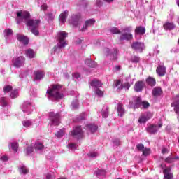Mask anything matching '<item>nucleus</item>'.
<instances>
[{"label": "nucleus", "instance_id": "obj_12", "mask_svg": "<svg viewBox=\"0 0 179 179\" xmlns=\"http://www.w3.org/2000/svg\"><path fill=\"white\" fill-rule=\"evenodd\" d=\"M152 94L153 97L157 99V97L163 96V89L162 87H155L152 90Z\"/></svg>", "mask_w": 179, "mask_h": 179}, {"label": "nucleus", "instance_id": "obj_51", "mask_svg": "<svg viewBox=\"0 0 179 179\" xmlns=\"http://www.w3.org/2000/svg\"><path fill=\"white\" fill-rule=\"evenodd\" d=\"M4 31L6 33V36H7L13 35V31H12L10 29H6Z\"/></svg>", "mask_w": 179, "mask_h": 179}, {"label": "nucleus", "instance_id": "obj_18", "mask_svg": "<svg viewBox=\"0 0 179 179\" xmlns=\"http://www.w3.org/2000/svg\"><path fill=\"white\" fill-rule=\"evenodd\" d=\"M171 171V168L168 167L163 170L164 179H173L174 176L173 173H170Z\"/></svg>", "mask_w": 179, "mask_h": 179}, {"label": "nucleus", "instance_id": "obj_9", "mask_svg": "<svg viewBox=\"0 0 179 179\" xmlns=\"http://www.w3.org/2000/svg\"><path fill=\"white\" fill-rule=\"evenodd\" d=\"M118 52L117 49H114L113 53L108 48H105L104 50L105 55L106 56L110 55V59H112V61H117L118 59Z\"/></svg>", "mask_w": 179, "mask_h": 179}, {"label": "nucleus", "instance_id": "obj_30", "mask_svg": "<svg viewBox=\"0 0 179 179\" xmlns=\"http://www.w3.org/2000/svg\"><path fill=\"white\" fill-rule=\"evenodd\" d=\"M68 11H64L62 13L59 15V20L62 23H65L66 22V18L68 17Z\"/></svg>", "mask_w": 179, "mask_h": 179}, {"label": "nucleus", "instance_id": "obj_54", "mask_svg": "<svg viewBox=\"0 0 179 179\" xmlns=\"http://www.w3.org/2000/svg\"><path fill=\"white\" fill-rule=\"evenodd\" d=\"M33 150H34L33 146L28 147L27 148V155H30V153H33Z\"/></svg>", "mask_w": 179, "mask_h": 179}, {"label": "nucleus", "instance_id": "obj_16", "mask_svg": "<svg viewBox=\"0 0 179 179\" xmlns=\"http://www.w3.org/2000/svg\"><path fill=\"white\" fill-rule=\"evenodd\" d=\"M45 76V73L41 70H37L34 71V80H40V79H43Z\"/></svg>", "mask_w": 179, "mask_h": 179}, {"label": "nucleus", "instance_id": "obj_49", "mask_svg": "<svg viewBox=\"0 0 179 179\" xmlns=\"http://www.w3.org/2000/svg\"><path fill=\"white\" fill-rule=\"evenodd\" d=\"M88 156L90 157H97V156H99V153L96 151H92L88 153Z\"/></svg>", "mask_w": 179, "mask_h": 179}, {"label": "nucleus", "instance_id": "obj_47", "mask_svg": "<svg viewBox=\"0 0 179 179\" xmlns=\"http://www.w3.org/2000/svg\"><path fill=\"white\" fill-rule=\"evenodd\" d=\"M131 62L136 64L141 61V58L138 56H132L131 57Z\"/></svg>", "mask_w": 179, "mask_h": 179}, {"label": "nucleus", "instance_id": "obj_40", "mask_svg": "<svg viewBox=\"0 0 179 179\" xmlns=\"http://www.w3.org/2000/svg\"><path fill=\"white\" fill-rule=\"evenodd\" d=\"M65 131H66V129H65V128H63V129H60V131H59L56 134V136L57 138H62V136H64V135H65Z\"/></svg>", "mask_w": 179, "mask_h": 179}, {"label": "nucleus", "instance_id": "obj_41", "mask_svg": "<svg viewBox=\"0 0 179 179\" xmlns=\"http://www.w3.org/2000/svg\"><path fill=\"white\" fill-rule=\"evenodd\" d=\"M12 90H13V87L10 85H6L3 87L4 93H9V92H12Z\"/></svg>", "mask_w": 179, "mask_h": 179}, {"label": "nucleus", "instance_id": "obj_31", "mask_svg": "<svg viewBox=\"0 0 179 179\" xmlns=\"http://www.w3.org/2000/svg\"><path fill=\"white\" fill-rule=\"evenodd\" d=\"M131 87V84L128 82L121 84L119 87L117 89V92H121L122 89H129Z\"/></svg>", "mask_w": 179, "mask_h": 179}, {"label": "nucleus", "instance_id": "obj_17", "mask_svg": "<svg viewBox=\"0 0 179 179\" xmlns=\"http://www.w3.org/2000/svg\"><path fill=\"white\" fill-rule=\"evenodd\" d=\"M22 110L28 115L31 114V103L30 102H24L22 103Z\"/></svg>", "mask_w": 179, "mask_h": 179}, {"label": "nucleus", "instance_id": "obj_26", "mask_svg": "<svg viewBox=\"0 0 179 179\" xmlns=\"http://www.w3.org/2000/svg\"><path fill=\"white\" fill-rule=\"evenodd\" d=\"M163 27H164V30L171 31V30H174V29H176V25L173 22H165L163 24Z\"/></svg>", "mask_w": 179, "mask_h": 179}, {"label": "nucleus", "instance_id": "obj_56", "mask_svg": "<svg viewBox=\"0 0 179 179\" xmlns=\"http://www.w3.org/2000/svg\"><path fill=\"white\" fill-rule=\"evenodd\" d=\"M48 20H54V14L52 13H48Z\"/></svg>", "mask_w": 179, "mask_h": 179}, {"label": "nucleus", "instance_id": "obj_3", "mask_svg": "<svg viewBox=\"0 0 179 179\" xmlns=\"http://www.w3.org/2000/svg\"><path fill=\"white\" fill-rule=\"evenodd\" d=\"M49 120L50 121V125L58 127L61 124V114L59 113H55L54 112L49 113Z\"/></svg>", "mask_w": 179, "mask_h": 179}, {"label": "nucleus", "instance_id": "obj_60", "mask_svg": "<svg viewBox=\"0 0 179 179\" xmlns=\"http://www.w3.org/2000/svg\"><path fill=\"white\" fill-rule=\"evenodd\" d=\"M80 120H86V114L85 113H83L80 115Z\"/></svg>", "mask_w": 179, "mask_h": 179}, {"label": "nucleus", "instance_id": "obj_62", "mask_svg": "<svg viewBox=\"0 0 179 179\" xmlns=\"http://www.w3.org/2000/svg\"><path fill=\"white\" fill-rule=\"evenodd\" d=\"M115 69H116V71H120V69H121V66H115Z\"/></svg>", "mask_w": 179, "mask_h": 179}, {"label": "nucleus", "instance_id": "obj_48", "mask_svg": "<svg viewBox=\"0 0 179 179\" xmlns=\"http://www.w3.org/2000/svg\"><path fill=\"white\" fill-rule=\"evenodd\" d=\"M19 144L17 143H11V148L14 152H17Z\"/></svg>", "mask_w": 179, "mask_h": 179}, {"label": "nucleus", "instance_id": "obj_57", "mask_svg": "<svg viewBox=\"0 0 179 179\" xmlns=\"http://www.w3.org/2000/svg\"><path fill=\"white\" fill-rule=\"evenodd\" d=\"M9 158L8 157V156H6V155H4V156H2L1 157V160H2L3 162H8V159Z\"/></svg>", "mask_w": 179, "mask_h": 179}, {"label": "nucleus", "instance_id": "obj_58", "mask_svg": "<svg viewBox=\"0 0 179 179\" xmlns=\"http://www.w3.org/2000/svg\"><path fill=\"white\" fill-rule=\"evenodd\" d=\"M73 76V78H76V79H79V78H80V74L79 73H74Z\"/></svg>", "mask_w": 179, "mask_h": 179}, {"label": "nucleus", "instance_id": "obj_20", "mask_svg": "<svg viewBox=\"0 0 179 179\" xmlns=\"http://www.w3.org/2000/svg\"><path fill=\"white\" fill-rule=\"evenodd\" d=\"M156 72L159 76H164L167 71L166 70V66L159 65L157 67Z\"/></svg>", "mask_w": 179, "mask_h": 179}, {"label": "nucleus", "instance_id": "obj_13", "mask_svg": "<svg viewBox=\"0 0 179 179\" xmlns=\"http://www.w3.org/2000/svg\"><path fill=\"white\" fill-rule=\"evenodd\" d=\"M174 101L171 103V107H173V110L178 115H179V94L176 95L173 98Z\"/></svg>", "mask_w": 179, "mask_h": 179}, {"label": "nucleus", "instance_id": "obj_44", "mask_svg": "<svg viewBox=\"0 0 179 179\" xmlns=\"http://www.w3.org/2000/svg\"><path fill=\"white\" fill-rule=\"evenodd\" d=\"M22 124L26 128H29V127H31V125H33V123L30 120H24L22 121Z\"/></svg>", "mask_w": 179, "mask_h": 179}, {"label": "nucleus", "instance_id": "obj_29", "mask_svg": "<svg viewBox=\"0 0 179 179\" xmlns=\"http://www.w3.org/2000/svg\"><path fill=\"white\" fill-rule=\"evenodd\" d=\"M25 55H27V57H28V58H34V57H36V52H34V50H33V49H27V50H25Z\"/></svg>", "mask_w": 179, "mask_h": 179}, {"label": "nucleus", "instance_id": "obj_50", "mask_svg": "<svg viewBox=\"0 0 179 179\" xmlns=\"http://www.w3.org/2000/svg\"><path fill=\"white\" fill-rule=\"evenodd\" d=\"M136 149L138 150V152H143L145 149V145H143V144H138L136 145Z\"/></svg>", "mask_w": 179, "mask_h": 179}, {"label": "nucleus", "instance_id": "obj_11", "mask_svg": "<svg viewBox=\"0 0 179 179\" xmlns=\"http://www.w3.org/2000/svg\"><path fill=\"white\" fill-rule=\"evenodd\" d=\"M80 22V14L73 15L69 20V24H72L73 26H78Z\"/></svg>", "mask_w": 179, "mask_h": 179}, {"label": "nucleus", "instance_id": "obj_4", "mask_svg": "<svg viewBox=\"0 0 179 179\" xmlns=\"http://www.w3.org/2000/svg\"><path fill=\"white\" fill-rule=\"evenodd\" d=\"M68 37V34L66 31H61L57 33V40L61 48L68 45V41L65 40Z\"/></svg>", "mask_w": 179, "mask_h": 179}, {"label": "nucleus", "instance_id": "obj_27", "mask_svg": "<svg viewBox=\"0 0 179 179\" xmlns=\"http://www.w3.org/2000/svg\"><path fill=\"white\" fill-rule=\"evenodd\" d=\"M176 160H179V157L178 156L173 157V154H171V156H169L168 157H166L164 162L166 163L171 164V163H174Z\"/></svg>", "mask_w": 179, "mask_h": 179}, {"label": "nucleus", "instance_id": "obj_35", "mask_svg": "<svg viewBox=\"0 0 179 179\" xmlns=\"http://www.w3.org/2000/svg\"><path fill=\"white\" fill-rule=\"evenodd\" d=\"M0 106L1 107H6L8 106V98L5 96L0 98Z\"/></svg>", "mask_w": 179, "mask_h": 179}, {"label": "nucleus", "instance_id": "obj_10", "mask_svg": "<svg viewBox=\"0 0 179 179\" xmlns=\"http://www.w3.org/2000/svg\"><path fill=\"white\" fill-rule=\"evenodd\" d=\"M145 86H146V83H145V81L138 80L135 83L134 89L137 93H139V92H142V90L145 89Z\"/></svg>", "mask_w": 179, "mask_h": 179}, {"label": "nucleus", "instance_id": "obj_7", "mask_svg": "<svg viewBox=\"0 0 179 179\" xmlns=\"http://www.w3.org/2000/svg\"><path fill=\"white\" fill-rule=\"evenodd\" d=\"M152 117H153V113L150 112L143 113L140 115L138 118V122L139 124H146V122L149 121V120H150Z\"/></svg>", "mask_w": 179, "mask_h": 179}, {"label": "nucleus", "instance_id": "obj_24", "mask_svg": "<svg viewBox=\"0 0 179 179\" xmlns=\"http://www.w3.org/2000/svg\"><path fill=\"white\" fill-rule=\"evenodd\" d=\"M146 131L148 134H156L158 131L157 126L155 124H150L149 127L146 128Z\"/></svg>", "mask_w": 179, "mask_h": 179}, {"label": "nucleus", "instance_id": "obj_19", "mask_svg": "<svg viewBox=\"0 0 179 179\" xmlns=\"http://www.w3.org/2000/svg\"><path fill=\"white\" fill-rule=\"evenodd\" d=\"M134 33L136 36H143L146 33V28L142 26L136 27Z\"/></svg>", "mask_w": 179, "mask_h": 179}, {"label": "nucleus", "instance_id": "obj_28", "mask_svg": "<svg viewBox=\"0 0 179 179\" xmlns=\"http://www.w3.org/2000/svg\"><path fill=\"white\" fill-rule=\"evenodd\" d=\"M86 128H87V129H88V131H90V132L92 134H94V132H96V131H97L99 127L96 124H90L86 125Z\"/></svg>", "mask_w": 179, "mask_h": 179}, {"label": "nucleus", "instance_id": "obj_63", "mask_svg": "<svg viewBox=\"0 0 179 179\" xmlns=\"http://www.w3.org/2000/svg\"><path fill=\"white\" fill-rule=\"evenodd\" d=\"M46 179H51V175L50 174H47L46 175Z\"/></svg>", "mask_w": 179, "mask_h": 179}, {"label": "nucleus", "instance_id": "obj_15", "mask_svg": "<svg viewBox=\"0 0 179 179\" xmlns=\"http://www.w3.org/2000/svg\"><path fill=\"white\" fill-rule=\"evenodd\" d=\"M142 99L140 96H134L133 101L130 102L131 106H134V108H139L141 107Z\"/></svg>", "mask_w": 179, "mask_h": 179}, {"label": "nucleus", "instance_id": "obj_14", "mask_svg": "<svg viewBox=\"0 0 179 179\" xmlns=\"http://www.w3.org/2000/svg\"><path fill=\"white\" fill-rule=\"evenodd\" d=\"M131 48H133V50L139 51V52H142L145 48V45L141 42H134L131 44Z\"/></svg>", "mask_w": 179, "mask_h": 179}, {"label": "nucleus", "instance_id": "obj_33", "mask_svg": "<svg viewBox=\"0 0 179 179\" xmlns=\"http://www.w3.org/2000/svg\"><path fill=\"white\" fill-rule=\"evenodd\" d=\"M85 64H87V65H89L91 68H96L97 66V63L90 59H87L85 60Z\"/></svg>", "mask_w": 179, "mask_h": 179}, {"label": "nucleus", "instance_id": "obj_39", "mask_svg": "<svg viewBox=\"0 0 179 179\" xmlns=\"http://www.w3.org/2000/svg\"><path fill=\"white\" fill-rule=\"evenodd\" d=\"M20 173H21L22 174H27V173H29V169H27L26 166L22 165L20 168Z\"/></svg>", "mask_w": 179, "mask_h": 179}, {"label": "nucleus", "instance_id": "obj_45", "mask_svg": "<svg viewBox=\"0 0 179 179\" xmlns=\"http://www.w3.org/2000/svg\"><path fill=\"white\" fill-rule=\"evenodd\" d=\"M95 93L99 97H103V96H104V92L99 88L95 90Z\"/></svg>", "mask_w": 179, "mask_h": 179}, {"label": "nucleus", "instance_id": "obj_43", "mask_svg": "<svg viewBox=\"0 0 179 179\" xmlns=\"http://www.w3.org/2000/svg\"><path fill=\"white\" fill-rule=\"evenodd\" d=\"M124 80L122 79H116L114 80L113 87H118L122 83Z\"/></svg>", "mask_w": 179, "mask_h": 179}, {"label": "nucleus", "instance_id": "obj_6", "mask_svg": "<svg viewBox=\"0 0 179 179\" xmlns=\"http://www.w3.org/2000/svg\"><path fill=\"white\" fill-rule=\"evenodd\" d=\"M123 31H127V33H124L120 36V40L121 41H122L123 40L129 41V40H132V38H134V36H132V34L131 33V31H132V28L131 27H127V28L123 29Z\"/></svg>", "mask_w": 179, "mask_h": 179}, {"label": "nucleus", "instance_id": "obj_21", "mask_svg": "<svg viewBox=\"0 0 179 179\" xmlns=\"http://www.w3.org/2000/svg\"><path fill=\"white\" fill-rule=\"evenodd\" d=\"M117 111L119 117H124V115L125 114V109H124V104H122V103L119 102L117 103Z\"/></svg>", "mask_w": 179, "mask_h": 179}, {"label": "nucleus", "instance_id": "obj_37", "mask_svg": "<svg viewBox=\"0 0 179 179\" xmlns=\"http://www.w3.org/2000/svg\"><path fill=\"white\" fill-rule=\"evenodd\" d=\"M11 99H16L19 96V90H13L10 92Z\"/></svg>", "mask_w": 179, "mask_h": 179}, {"label": "nucleus", "instance_id": "obj_8", "mask_svg": "<svg viewBox=\"0 0 179 179\" xmlns=\"http://www.w3.org/2000/svg\"><path fill=\"white\" fill-rule=\"evenodd\" d=\"M24 61H26V58L23 56H20L13 59V65L16 68H20V66L24 65Z\"/></svg>", "mask_w": 179, "mask_h": 179}, {"label": "nucleus", "instance_id": "obj_38", "mask_svg": "<svg viewBox=\"0 0 179 179\" xmlns=\"http://www.w3.org/2000/svg\"><path fill=\"white\" fill-rule=\"evenodd\" d=\"M35 149L36 150H41L44 149V145H43V143L36 141L35 143Z\"/></svg>", "mask_w": 179, "mask_h": 179}, {"label": "nucleus", "instance_id": "obj_22", "mask_svg": "<svg viewBox=\"0 0 179 179\" xmlns=\"http://www.w3.org/2000/svg\"><path fill=\"white\" fill-rule=\"evenodd\" d=\"M17 40H18V41H20V43H23L24 45H26V44H29V38L24 36V35L23 34H17Z\"/></svg>", "mask_w": 179, "mask_h": 179}, {"label": "nucleus", "instance_id": "obj_46", "mask_svg": "<svg viewBox=\"0 0 179 179\" xmlns=\"http://www.w3.org/2000/svg\"><path fill=\"white\" fill-rule=\"evenodd\" d=\"M142 152L143 156H149V155H150V148H145Z\"/></svg>", "mask_w": 179, "mask_h": 179}, {"label": "nucleus", "instance_id": "obj_42", "mask_svg": "<svg viewBox=\"0 0 179 179\" xmlns=\"http://www.w3.org/2000/svg\"><path fill=\"white\" fill-rule=\"evenodd\" d=\"M110 33H112V34H121V31H120V29H118V28L113 27L110 29Z\"/></svg>", "mask_w": 179, "mask_h": 179}, {"label": "nucleus", "instance_id": "obj_1", "mask_svg": "<svg viewBox=\"0 0 179 179\" xmlns=\"http://www.w3.org/2000/svg\"><path fill=\"white\" fill-rule=\"evenodd\" d=\"M17 17L15 20L17 24H20L22 22H24L26 26L28 27H32L31 29V32H32L34 36H38L40 32L38 31V27H40V23L41 21L40 20L30 19V13L27 10H19L16 13Z\"/></svg>", "mask_w": 179, "mask_h": 179}, {"label": "nucleus", "instance_id": "obj_25", "mask_svg": "<svg viewBox=\"0 0 179 179\" xmlns=\"http://www.w3.org/2000/svg\"><path fill=\"white\" fill-rule=\"evenodd\" d=\"M96 23V20L94 19H90L85 22V26L81 29V31H85L89 27V26H93Z\"/></svg>", "mask_w": 179, "mask_h": 179}, {"label": "nucleus", "instance_id": "obj_23", "mask_svg": "<svg viewBox=\"0 0 179 179\" xmlns=\"http://www.w3.org/2000/svg\"><path fill=\"white\" fill-rule=\"evenodd\" d=\"M145 82L148 86H150L151 87L156 86V79L153 77L148 76L145 79Z\"/></svg>", "mask_w": 179, "mask_h": 179}, {"label": "nucleus", "instance_id": "obj_61", "mask_svg": "<svg viewBox=\"0 0 179 179\" xmlns=\"http://www.w3.org/2000/svg\"><path fill=\"white\" fill-rule=\"evenodd\" d=\"M114 143L117 145H121V142L120 141V140L117 139L115 141H114Z\"/></svg>", "mask_w": 179, "mask_h": 179}, {"label": "nucleus", "instance_id": "obj_55", "mask_svg": "<svg viewBox=\"0 0 179 179\" xmlns=\"http://www.w3.org/2000/svg\"><path fill=\"white\" fill-rule=\"evenodd\" d=\"M162 155L169 153V148H167L166 147H162Z\"/></svg>", "mask_w": 179, "mask_h": 179}, {"label": "nucleus", "instance_id": "obj_32", "mask_svg": "<svg viewBox=\"0 0 179 179\" xmlns=\"http://www.w3.org/2000/svg\"><path fill=\"white\" fill-rule=\"evenodd\" d=\"M91 86H93L94 87H101V86H103V83H101L100 82V80H93L91 83H90Z\"/></svg>", "mask_w": 179, "mask_h": 179}, {"label": "nucleus", "instance_id": "obj_53", "mask_svg": "<svg viewBox=\"0 0 179 179\" xmlns=\"http://www.w3.org/2000/svg\"><path fill=\"white\" fill-rule=\"evenodd\" d=\"M78 148V145H76V143H71L69 145V149H76Z\"/></svg>", "mask_w": 179, "mask_h": 179}, {"label": "nucleus", "instance_id": "obj_5", "mask_svg": "<svg viewBox=\"0 0 179 179\" xmlns=\"http://www.w3.org/2000/svg\"><path fill=\"white\" fill-rule=\"evenodd\" d=\"M83 130H82V127L76 126L71 131V135L73 138H76L77 139H81L83 137Z\"/></svg>", "mask_w": 179, "mask_h": 179}, {"label": "nucleus", "instance_id": "obj_2", "mask_svg": "<svg viewBox=\"0 0 179 179\" xmlns=\"http://www.w3.org/2000/svg\"><path fill=\"white\" fill-rule=\"evenodd\" d=\"M61 89H62V86L59 84L52 85L47 90L48 97H52L54 100H61L64 97V94L60 92Z\"/></svg>", "mask_w": 179, "mask_h": 179}, {"label": "nucleus", "instance_id": "obj_59", "mask_svg": "<svg viewBox=\"0 0 179 179\" xmlns=\"http://www.w3.org/2000/svg\"><path fill=\"white\" fill-rule=\"evenodd\" d=\"M42 10H47V4H43L41 6Z\"/></svg>", "mask_w": 179, "mask_h": 179}, {"label": "nucleus", "instance_id": "obj_34", "mask_svg": "<svg viewBox=\"0 0 179 179\" xmlns=\"http://www.w3.org/2000/svg\"><path fill=\"white\" fill-rule=\"evenodd\" d=\"M106 174L107 172L104 169H98L97 171H95V176L96 177H100V176H106Z\"/></svg>", "mask_w": 179, "mask_h": 179}, {"label": "nucleus", "instance_id": "obj_64", "mask_svg": "<svg viewBox=\"0 0 179 179\" xmlns=\"http://www.w3.org/2000/svg\"><path fill=\"white\" fill-rule=\"evenodd\" d=\"M163 127V123L158 124V128H162Z\"/></svg>", "mask_w": 179, "mask_h": 179}, {"label": "nucleus", "instance_id": "obj_52", "mask_svg": "<svg viewBox=\"0 0 179 179\" xmlns=\"http://www.w3.org/2000/svg\"><path fill=\"white\" fill-rule=\"evenodd\" d=\"M141 106L143 107V108H148V107H149V103L148 101H141Z\"/></svg>", "mask_w": 179, "mask_h": 179}, {"label": "nucleus", "instance_id": "obj_36", "mask_svg": "<svg viewBox=\"0 0 179 179\" xmlns=\"http://www.w3.org/2000/svg\"><path fill=\"white\" fill-rule=\"evenodd\" d=\"M110 109V108H108V106H105L102 110V117H103V118H107V117H108V110Z\"/></svg>", "mask_w": 179, "mask_h": 179}]
</instances>
